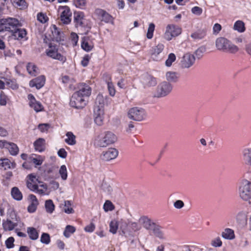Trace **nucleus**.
Here are the masks:
<instances>
[{"mask_svg":"<svg viewBox=\"0 0 251 251\" xmlns=\"http://www.w3.org/2000/svg\"><path fill=\"white\" fill-rule=\"evenodd\" d=\"M67 138L65 141H75L76 137L72 132H68L66 133Z\"/></svg>","mask_w":251,"mask_h":251,"instance_id":"obj_63","label":"nucleus"},{"mask_svg":"<svg viewBox=\"0 0 251 251\" xmlns=\"http://www.w3.org/2000/svg\"><path fill=\"white\" fill-rule=\"evenodd\" d=\"M172 90L171 84L166 81H163L160 83L156 89L155 97L160 98L167 96Z\"/></svg>","mask_w":251,"mask_h":251,"instance_id":"obj_7","label":"nucleus"},{"mask_svg":"<svg viewBox=\"0 0 251 251\" xmlns=\"http://www.w3.org/2000/svg\"><path fill=\"white\" fill-rule=\"evenodd\" d=\"M205 35L204 31H198L192 34L191 36L195 40H200L203 38Z\"/></svg>","mask_w":251,"mask_h":251,"instance_id":"obj_46","label":"nucleus"},{"mask_svg":"<svg viewBox=\"0 0 251 251\" xmlns=\"http://www.w3.org/2000/svg\"><path fill=\"white\" fill-rule=\"evenodd\" d=\"M5 84L13 90L17 89L18 88V85L15 80L8 79L6 81Z\"/></svg>","mask_w":251,"mask_h":251,"instance_id":"obj_53","label":"nucleus"},{"mask_svg":"<svg viewBox=\"0 0 251 251\" xmlns=\"http://www.w3.org/2000/svg\"><path fill=\"white\" fill-rule=\"evenodd\" d=\"M242 154L244 163L248 166H251V148H244L242 151Z\"/></svg>","mask_w":251,"mask_h":251,"instance_id":"obj_23","label":"nucleus"},{"mask_svg":"<svg viewBox=\"0 0 251 251\" xmlns=\"http://www.w3.org/2000/svg\"><path fill=\"white\" fill-rule=\"evenodd\" d=\"M28 73L31 75L35 76L38 73L37 67L33 63H29L26 66Z\"/></svg>","mask_w":251,"mask_h":251,"instance_id":"obj_39","label":"nucleus"},{"mask_svg":"<svg viewBox=\"0 0 251 251\" xmlns=\"http://www.w3.org/2000/svg\"><path fill=\"white\" fill-rule=\"evenodd\" d=\"M81 48L86 51H89L94 47V44L89 37H84L82 39Z\"/></svg>","mask_w":251,"mask_h":251,"instance_id":"obj_24","label":"nucleus"},{"mask_svg":"<svg viewBox=\"0 0 251 251\" xmlns=\"http://www.w3.org/2000/svg\"><path fill=\"white\" fill-rule=\"evenodd\" d=\"M28 200L30 205L28 206L27 210L30 213L34 212L39 204L37 199L34 195L30 194L28 196Z\"/></svg>","mask_w":251,"mask_h":251,"instance_id":"obj_22","label":"nucleus"},{"mask_svg":"<svg viewBox=\"0 0 251 251\" xmlns=\"http://www.w3.org/2000/svg\"><path fill=\"white\" fill-rule=\"evenodd\" d=\"M59 173L62 179L64 180L67 179L68 177V173L66 166L65 165L61 166L59 170Z\"/></svg>","mask_w":251,"mask_h":251,"instance_id":"obj_44","label":"nucleus"},{"mask_svg":"<svg viewBox=\"0 0 251 251\" xmlns=\"http://www.w3.org/2000/svg\"><path fill=\"white\" fill-rule=\"evenodd\" d=\"M155 29V25L153 23H150L148 29L147 37L148 39H151L153 37V33Z\"/></svg>","mask_w":251,"mask_h":251,"instance_id":"obj_52","label":"nucleus"},{"mask_svg":"<svg viewBox=\"0 0 251 251\" xmlns=\"http://www.w3.org/2000/svg\"><path fill=\"white\" fill-rule=\"evenodd\" d=\"M195 60L196 58L194 54L186 53L181 58L180 65L183 68H189L194 64Z\"/></svg>","mask_w":251,"mask_h":251,"instance_id":"obj_11","label":"nucleus"},{"mask_svg":"<svg viewBox=\"0 0 251 251\" xmlns=\"http://www.w3.org/2000/svg\"><path fill=\"white\" fill-rule=\"evenodd\" d=\"M233 29L240 33L244 32L246 29L244 23L241 20L237 21L234 24Z\"/></svg>","mask_w":251,"mask_h":251,"instance_id":"obj_35","label":"nucleus"},{"mask_svg":"<svg viewBox=\"0 0 251 251\" xmlns=\"http://www.w3.org/2000/svg\"><path fill=\"white\" fill-rule=\"evenodd\" d=\"M11 32L13 38L18 40L24 38L26 35V30L24 28H20L19 27L14 29Z\"/></svg>","mask_w":251,"mask_h":251,"instance_id":"obj_21","label":"nucleus"},{"mask_svg":"<svg viewBox=\"0 0 251 251\" xmlns=\"http://www.w3.org/2000/svg\"><path fill=\"white\" fill-rule=\"evenodd\" d=\"M139 222L148 230H151L155 225L149 218L145 216L141 217L139 219Z\"/></svg>","mask_w":251,"mask_h":251,"instance_id":"obj_28","label":"nucleus"},{"mask_svg":"<svg viewBox=\"0 0 251 251\" xmlns=\"http://www.w3.org/2000/svg\"><path fill=\"white\" fill-rule=\"evenodd\" d=\"M35 150L39 152H42L45 150L46 146L44 142H34Z\"/></svg>","mask_w":251,"mask_h":251,"instance_id":"obj_49","label":"nucleus"},{"mask_svg":"<svg viewBox=\"0 0 251 251\" xmlns=\"http://www.w3.org/2000/svg\"><path fill=\"white\" fill-rule=\"evenodd\" d=\"M21 26L19 20L16 18L8 17L0 19V33L11 32L14 29Z\"/></svg>","mask_w":251,"mask_h":251,"instance_id":"obj_4","label":"nucleus"},{"mask_svg":"<svg viewBox=\"0 0 251 251\" xmlns=\"http://www.w3.org/2000/svg\"><path fill=\"white\" fill-rule=\"evenodd\" d=\"M205 48L204 47H201L198 48L194 52V55H195V58L198 59H201L202 57L203 53L205 52Z\"/></svg>","mask_w":251,"mask_h":251,"instance_id":"obj_48","label":"nucleus"},{"mask_svg":"<svg viewBox=\"0 0 251 251\" xmlns=\"http://www.w3.org/2000/svg\"><path fill=\"white\" fill-rule=\"evenodd\" d=\"M192 12L195 15H200L202 12V9L198 6H195L192 8Z\"/></svg>","mask_w":251,"mask_h":251,"instance_id":"obj_64","label":"nucleus"},{"mask_svg":"<svg viewBox=\"0 0 251 251\" xmlns=\"http://www.w3.org/2000/svg\"><path fill=\"white\" fill-rule=\"evenodd\" d=\"M164 49V45L161 44H158L156 46L152 49L151 56L153 58L156 57L160 53L162 52Z\"/></svg>","mask_w":251,"mask_h":251,"instance_id":"obj_40","label":"nucleus"},{"mask_svg":"<svg viewBox=\"0 0 251 251\" xmlns=\"http://www.w3.org/2000/svg\"><path fill=\"white\" fill-rule=\"evenodd\" d=\"M84 14L81 12H76L74 13V21L76 25L83 26L84 24Z\"/></svg>","mask_w":251,"mask_h":251,"instance_id":"obj_29","label":"nucleus"},{"mask_svg":"<svg viewBox=\"0 0 251 251\" xmlns=\"http://www.w3.org/2000/svg\"><path fill=\"white\" fill-rule=\"evenodd\" d=\"M14 239L13 237H9L5 241V245L7 248L10 249L14 247Z\"/></svg>","mask_w":251,"mask_h":251,"instance_id":"obj_61","label":"nucleus"},{"mask_svg":"<svg viewBox=\"0 0 251 251\" xmlns=\"http://www.w3.org/2000/svg\"><path fill=\"white\" fill-rule=\"evenodd\" d=\"M50 127V125L49 124H41L38 126L39 129L42 132H46Z\"/></svg>","mask_w":251,"mask_h":251,"instance_id":"obj_60","label":"nucleus"},{"mask_svg":"<svg viewBox=\"0 0 251 251\" xmlns=\"http://www.w3.org/2000/svg\"><path fill=\"white\" fill-rule=\"evenodd\" d=\"M46 53L48 56L63 62H65L66 60L65 56L58 52L56 47L51 44L49 46V48L46 50Z\"/></svg>","mask_w":251,"mask_h":251,"instance_id":"obj_10","label":"nucleus"},{"mask_svg":"<svg viewBox=\"0 0 251 251\" xmlns=\"http://www.w3.org/2000/svg\"><path fill=\"white\" fill-rule=\"evenodd\" d=\"M26 180V185L28 189L32 191H35L36 186L37 185V182L38 179L36 175L34 174H30L27 176Z\"/></svg>","mask_w":251,"mask_h":251,"instance_id":"obj_18","label":"nucleus"},{"mask_svg":"<svg viewBox=\"0 0 251 251\" xmlns=\"http://www.w3.org/2000/svg\"><path fill=\"white\" fill-rule=\"evenodd\" d=\"M37 20L42 23H45L47 21L48 17L44 14L40 13L37 15Z\"/></svg>","mask_w":251,"mask_h":251,"instance_id":"obj_62","label":"nucleus"},{"mask_svg":"<svg viewBox=\"0 0 251 251\" xmlns=\"http://www.w3.org/2000/svg\"><path fill=\"white\" fill-rule=\"evenodd\" d=\"M11 194L13 198L17 201H21L23 198L22 194L17 187H13Z\"/></svg>","mask_w":251,"mask_h":251,"instance_id":"obj_37","label":"nucleus"},{"mask_svg":"<svg viewBox=\"0 0 251 251\" xmlns=\"http://www.w3.org/2000/svg\"><path fill=\"white\" fill-rule=\"evenodd\" d=\"M238 193L241 199L249 201L251 199V182L245 178L241 179L238 184Z\"/></svg>","mask_w":251,"mask_h":251,"instance_id":"obj_3","label":"nucleus"},{"mask_svg":"<svg viewBox=\"0 0 251 251\" xmlns=\"http://www.w3.org/2000/svg\"><path fill=\"white\" fill-rule=\"evenodd\" d=\"M236 219L241 227H245L247 225L248 212L243 211L239 212L236 215Z\"/></svg>","mask_w":251,"mask_h":251,"instance_id":"obj_14","label":"nucleus"},{"mask_svg":"<svg viewBox=\"0 0 251 251\" xmlns=\"http://www.w3.org/2000/svg\"><path fill=\"white\" fill-rule=\"evenodd\" d=\"M35 192L39 194L43 195H49L50 193L47 185L43 183H40L39 185L36 186Z\"/></svg>","mask_w":251,"mask_h":251,"instance_id":"obj_30","label":"nucleus"},{"mask_svg":"<svg viewBox=\"0 0 251 251\" xmlns=\"http://www.w3.org/2000/svg\"><path fill=\"white\" fill-rule=\"evenodd\" d=\"M215 45L218 50L226 52L235 53L239 50L237 46L227 39L223 37H219L216 39Z\"/></svg>","mask_w":251,"mask_h":251,"instance_id":"obj_2","label":"nucleus"},{"mask_svg":"<svg viewBox=\"0 0 251 251\" xmlns=\"http://www.w3.org/2000/svg\"><path fill=\"white\" fill-rule=\"evenodd\" d=\"M74 3L77 7L83 9L86 4V0H74Z\"/></svg>","mask_w":251,"mask_h":251,"instance_id":"obj_56","label":"nucleus"},{"mask_svg":"<svg viewBox=\"0 0 251 251\" xmlns=\"http://www.w3.org/2000/svg\"><path fill=\"white\" fill-rule=\"evenodd\" d=\"M107 84L109 94L111 96H114L116 91L113 83L111 82L108 81Z\"/></svg>","mask_w":251,"mask_h":251,"instance_id":"obj_58","label":"nucleus"},{"mask_svg":"<svg viewBox=\"0 0 251 251\" xmlns=\"http://www.w3.org/2000/svg\"><path fill=\"white\" fill-rule=\"evenodd\" d=\"M60 207L62 208L63 211L67 214H71L74 212V210L72 207L71 202L69 201H64V203Z\"/></svg>","mask_w":251,"mask_h":251,"instance_id":"obj_33","label":"nucleus"},{"mask_svg":"<svg viewBox=\"0 0 251 251\" xmlns=\"http://www.w3.org/2000/svg\"><path fill=\"white\" fill-rule=\"evenodd\" d=\"M119 224L117 220H113L109 224V231L112 234H116L118 228Z\"/></svg>","mask_w":251,"mask_h":251,"instance_id":"obj_42","label":"nucleus"},{"mask_svg":"<svg viewBox=\"0 0 251 251\" xmlns=\"http://www.w3.org/2000/svg\"><path fill=\"white\" fill-rule=\"evenodd\" d=\"M101 190L108 195H112L113 192V187L110 181L108 180H103L100 185Z\"/></svg>","mask_w":251,"mask_h":251,"instance_id":"obj_25","label":"nucleus"},{"mask_svg":"<svg viewBox=\"0 0 251 251\" xmlns=\"http://www.w3.org/2000/svg\"><path fill=\"white\" fill-rule=\"evenodd\" d=\"M15 167V163L8 158L0 159V168L4 170L13 169Z\"/></svg>","mask_w":251,"mask_h":251,"instance_id":"obj_27","label":"nucleus"},{"mask_svg":"<svg viewBox=\"0 0 251 251\" xmlns=\"http://www.w3.org/2000/svg\"><path fill=\"white\" fill-rule=\"evenodd\" d=\"M75 92L82 95L83 98L86 99L91 95V88L89 85L85 83H82L79 86V90Z\"/></svg>","mask_w":251,"mask_h":251,"instance_id":"obj_20","label":"nucleus"},{"mask_svg":"<svg viewBox=\"0 0 251 251\" xmlns=\"http://www.w3.org/2000/svg\"><path fill=\"white\" fill-rule=\"evenodd\" d=\"M86 102L87 100L82 95L75 92L70 99V104L72 107L79 109L83 108L86 105Z\"/></svg>","mask_w":251,"mask_h":251,"instance_id":"obj_6","label":"nucleus"},{"mask_svg":"<svg viewBox=\"0 0 251 251\" xmlns=\"http://www.w3.org/2000/svg\"><path fill=\"white\" fill-rule=\"evenodd\" d=\"M167 79L170 82H176L178 78L177 73L173 72H168L166 74Z\"/></svg>","mask_w":251,"mask_h":251,"instance_id":"obj_41","label":"nucleus"},{"mask_svg":"<svg viewBox=\"0 0 251 251\" xmlns=\"http://www.w3.org/2000/svg\"><path fill=\"white\" fill-rule=\"evenodd\" d=\"M27 233L30 239L36 240L38 238L39 232L33 227H28L27 228Z\"/></svg>","mask_w":251,"mask_h":251,"instance_id":"obj_34","label":"nucleus"},{"mask_svg":"<svg viewBox=\"0 0 251 251\" xmlns=\"http://www.w3.org/2000/svg\"><path fill=\"white\" fill-rule=\"evenodd\" d=\"M14 2L20 9H23L26 7V3L25 0H14Z\"/></svg>","mask_w":251,"mask_h":251,"instance_id":"obj_59","label":"nucleus"},{"mask_svg":"<svg viewBox=\"0 0 251 251\" xmlns=\"http://www.w3.org/2000/svg\"><path fill=\"white\" fill-rule=\"evenodd\" d=\"M45 207L46 211L50 213H51L54 209V205L52 201L49 200L46 201Z\"/></svg>","mask_w":251,"mask_h":251,"instance_id":"obj_45","label":"nucleus"},{"mask_svg":"<svg viewBox=\"0 0 251 251\" xmlns=\"http://www.w3.org/2000/svg\"><path fill=\"white\" fill-rule=\"evenodd\" d=\"M29 160L31 162L33 163L36 166L41 165L44 161V158L41 156H38L37 157H30Z\"/></svg>","mask_w":251,"mask_h":251,"instance_id":"obj_47","label":"nucleus"},{"mask_svg":"<svg viewBox=\"0 0 251 251\" xmlns=\"http://www.w3.org/2000/svg\"><path fill=\"white\" fill-rule=\"evenodd\" d=\"M16 222H15L10 220H7L4 221L2 223L4 229L5 230L11 231L13 230L18 225L21 224L23 225V224L21 223L17 220H16Z\"/></svg>","mask_w":251,"mask_h":251,"instance_id":"obj_26","label":"nucleus"},{"mask_svg":"<svg viewBox=\"0 0 251 251\" xmlns=\"http://www.w3.org/2000/svg\"><path fill=\"white\" fill-rule=\"evenodd\" d=\"M114 206L112 204V203L109 201H106L104 205H103V209L105 212H107L108 211H112L114 209Z\"/></svg>","mask_w":251,"mask_h":251,"instance_id":"obj_55","label":"nucleus"},{"mask_svg":"<svg viewBox=\"0 0 251 251\" xmlns=\"http://www.w3.org/2000/svg\"><path fill=\"white\" fill-rule=\"evenodd\" d=\"M40 241L42 243L48 245L50 242V236L48 233H43L41 236Z\"/></svg>","mask_w":251,"mask_h":251,"instance_id":"obj_50","label":"nucleus"},{"mask_svg":"<svg viewBox=\"0 0 251 251\" xmlns=\"http://www.w3.org/2000/svg\"><path fill=\"white\" fill-rule=\"evenodd\" d=\"M99 138L102 141H116L119 139L116 134L110 131L101 132Z\"/></svg>","mask_w":251,"mask_h":251,"instance_id":"obj_13","label":"nucleus"},{"mask_svg":"<svg viewBox=\"0 0 251 251\" xmlns=\"http://www.w3.org/2000/svg\"><path fill=\"white\" fill-rule=\"evenodd\" d=\"M211 245L215 248L220 247L222 245V241L219 237H217L211 241Z\"/></svg>","mask_w":251,"mask_h":251,"instance_id":"obj_54","label":"nucleus"},{"mask_svg":"<svg viewBox=\"0 0 251 251\" xmlns=\"http://www.w3.org/2000/svg\"><path fill=\"white\" fill-rule=\"evenodd\" d=\"M151 231L153 235L156 238L161 240H166V236L161 226L155 225L151 229Z\"/></svg>","mask_w":251,"mask_h":251,"instance_id":"obj_16","label":"nucleus"},{"mask_svg":"<svg viewBox=\"0 0 251 251\" xmlns=\"http://www.w3.org/2000/svg\"><path fill=\"white\" fill-rule=\"evenodd\" d=\"M95 13L99 17L101 21L109 23L112 20V16L104 10L98 8L95 10Z\"/></svg>","mask_w":251,"mask_h":251,"instance_id":"obj_15","label":"nucleus"},{"mask_svg":"<svg viewBox=\"0 0 251 251\" xmlns=\"http://www.w3.org/2000/svg\"><path fill=\"white\" fill-rule=\"evenodd\" d=\"M221 235L223 238L230 240L234 239L235 237L233 230L228 228L225 229Z\"/></svg>","mask_w":251,"mask_h":251,"instance_id":"obj_31","label":"nucleus"},{"mask_svg":"<svg viewBox=\"0 0 251 251\" xmlns=\"http://www.w3.org/2000/svg\"><path fill=\"white\" fill-rule=\"evenodd\" d=\"M127 116L130 119L136 121H141L145 119L146 114L144 109L135 107L129 110Z\"/></svg>","mask_w":251,"mask_h":251,"instance_id":"obj_5","label":"nucleus"},{"mask_svg":"<svg viewBox=\"0 0 251 251\" xmlns=\"http://www.w3.org/2000/svg\"><path fill=\"white\" fill-rule=\"evenodd\" d=\"M176 57L174 53H171L169 54L168 58L165 62V65L167 67H170L172 65L173 62L176 60Z\"/></svg>","mask_w":251,"mask_h":251,"instance_id":"obj_51","label":"nucleus"},{"mask_svg":"<svg viewBox=\"0 0 251 251\" xmlns=\"http://www.w3.org/2000/svg\"><path fill=\"white\" fill-rule=\"evenodd\" d=\"M59 11H61L60 20L63 24H69L71 21L72 12L68 6H60Z\"/></svg>","mask_w":251,"mask_h":251,"instance_id":"obj_9","label":"nucleus"},{"mask_svg":"<svg viewBox=\"0 0 251 251\" xmlns=\"http://www.w3.org/2000/svg\"><path fill=\"white\" fill-rule=\"evenodd\" d=\"M33 102H29L30 106L36 112L41 111L43 110L44 107L42 104L36 100H33Z\"/></svg>","mask_w":251,"mask_h":251,"instance_id":"obj_38","label":"nucleus"},{"mask_svg":"<svg viewBox=\"0 0 251 251\" xmlns=\"http://www.w3.org/2000/svg\"><path fill=\"white\" fill-rule=\"evenodd\" d=\"M107 102V99L101 94H99L95 100L93 112L95 123L101 126L103 123L104 116V105Z\"/></svg>","mask_w":251,"mask_h":251,"instance_id":"obj_1","label":"nucleus"},{"mask_svg":"<svg viewBox=\"0 0 251 251\" xmlns=\"http://www.w3.org/2000/svg\"><path fill=\"white\" fill-rule=\"evenodd\" d=\"M52 34L53 39L59 42L61 40V34L59 29L56 27L55 25H52Z\"/></svg>","mask_w":251,"mask_h":251,"instance_id":"obj_36","label":"nucleus"},{"mask_svg":"<svg viewBox=\"0 0 251 251\" xmlns=\"http://www.w3.org/2000/svg\"><path fill=\"white\" fill-rule=\"evenodd\" d=\"M6 149L8 150L12 155H16L19 151V148L17 145L13 142H5Z\"/></svg>","mask_w":251,"mask_h":251,"instance_id":"obj_32","label":"nucleus"},{"mask_svg":"<svg viewBox=\"0 0 251 251\" xmlns=\"http://www.w3.org/2000/svg\"><path fill=\"white\" fill-rule=\"evenodd\" d=\"M7 97L3 91H1L0 94V105H5L7 103Z\"/></svg>","mask_w":251,"mask_h":251,"instance_id":"obj_57","label":"nucleus"},{"mask_svg":"<svg viewBox=\"0 0 251 251\" xmlns=\"http://www.w3.org/2000/svg\"><path fill=\"white\" fill-rule=\"evenodd\" d=\"M75 231V228L74 226L68 225L65 227L63 234L66 238H69Z\"/></svg>","mask_w":251,"mask_h":251,"instance_id":"obj_43","label":"nucleus"},{"mask_svg":"<svg viewBox=\"0 0 251 251\" xmlns=\"http://www.w3.org/2000/svg\"><path fill=\"white\" fill-rule=\"evenodd\" d=\"M118 155V151L115 148H110L107 151H103L102 155V159L109 161L115 159Z\"/></svg>","mask_w":251,"mask_h":251,"instance_id":"obj_12","label":"nucleus"},{"mask_svg":"<svg viewBox=\"0 0 251 251\" xmlns=\"http://www.w3.org/2000/svg\"><path fill=\"white\" fill-rule=\"evenodd\" d=\"M142 83L144 85V87L146 88L155 86L157 83V81L156 78L153 76L146 74L143 76Z\"/></svg>","mask_w":251,"mask_h":251,"instance_id":"obj_19","label":"nucleus"},{"mask_svg":"<svg viewBox=\"0 0 251 251\" xmlns=\"http://www.w3.org/2000/svg\"><path fill=\"white\" fill-rule=\"evenodd\" d=\"M46 78L45 76L40 75L29 82V86L31 87H35L37 89L41 88L45 83Z\"/></svg>","mask_w":251,"mask_h":251,"instance_id":"obj_17","label":"nucleus"},{"mask_svg":"<svg viewBox=\"0 0 251 251\" xmlns=\"http://www.w3.org/2000/svg\"><path fill=\"white\" fill-rule=\"evenodd\" d=\"M181 32V28L174 25H170L166 27L164 38L167 40H170L172 37L179 35Z\"/></svg>","mask_w":251,"mask_h":251,"instance_id":"obj_8","label":"nucleus"}]
</instances>
